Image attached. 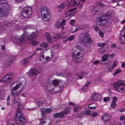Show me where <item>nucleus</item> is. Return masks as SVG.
Instances as JSON below:
<instances>
[{
  "instance_id": "nucleus-63",
  "label": "nucleus",
  "mask_w": 125,
  "mask_h": 125,
  "mask_svg": "<svg viewBox=\"0 0 125 125\" xmlns=\"http://www.w3.org/2000/svg\"><path fill=\"white\" fill-rule=\"evenodd\" d=\"M37 101L38 102L37 104L39 106H41L43 104L42 103H41V102H40L39 101H38L37 100Z\"/></svg>"
},
{
  "instance_id": "nucleus-64",
  "label": "nucleus",
  "mask_w": 125,
  "mask_h": 125,
  "mask_svg": "<svg viewBox=\"0 0 125 125\" xmlns=\"http://www.w3.org/2000/svg\"><path fill=\"white\" fill-rule=\"evenodd\" d=\"M98 5L101 7H104L105 5L104 4H102L101 3H99L98 4Z\"/></svg>"
},
{
  "instance_id": "nucleus-16",
  "label": "nucleus",
  "mask_w": 125,
  "mask_h": 125,
  "mask_svg": "<svg viewBox=\"0 0 125 125\" xmlns=\"http://www.w3.org/2000/svg\"><path fill=\"white\" fill-rule=\"evenodd\" d=\"M46 50H45L40 55V58L41 61L43 63H46L48 62L49 61L47 56L45 57V56L46 55V53H47Z\"/></svg>"
},
{
  "instance_id": "nucleus-49",
  "label": "nucleus",
  "mask_w": 125,
  "mask_h": 125,
  "mask_svg": "<svg viewBox=\"0 0 125 125\" xmlns=\"http://www.w3.org/2000/svg\"><path fill=\"white\" fill-rule=\"evenodd\" d=\"M75 21L74 20H72L70 21V24L71 25H74V24Z\"/></svg>"
},
{
  "instance_id": "nucleus-45",
  "label": "nucleus",
  "mask_w": 125,
  "mask_h": 125,
  "mask_svg": "<svg viewBox=\"0 0 125 125\" xmlns=\"http://www.w3.org/2000/svg\"><path fill=\"white\" fill-rule=\"evenodd\" d=\"M83 113L85 115H88L91 114V112L89 110H87L84 111Z\"/></svg>"
},
{
  "instance_id": "nucleus-40",
  "label": "nucleus",
  "mask_w": 125,
  "mask_h": 125,
  "mask_svg": "<svg viewBox=\"0 0 125 125\" xmlns=\"http://www.w3.org/2000/svg\"><path fill=\"white\" fill-rule=\"evenodd\" d=\"M106 43H99L97 44L98 46L99 47H103L106 46Z\"/></svg>"
},
{
  "instance_id": "nucleus-11",
  "label": "nucleus",
  "mask_w": 125,
  "mask_h": 125,
  "mask_svg": "<svg viewBox=\"0 0 125 125\" xmlns=\"http://www.w3.org/2000/svg\"><path fill=\"white\" fill-rule=\"evenodd\" d=\"M23 90V89L21 88L18 92L14 91H11L12 96L13 98V102L14 104H16L18 103H19L21 102V100L19 98V96L22 91Z\"/></svg>"
},
{
  "instance_id": "nucleus-3",
  "label": "nucleus",
  "mask_w": 125,
  "mask_h": 125,
  "mask_svg": "<svg viewBox=\"0 0 125 125\" xmlns=\"http://www.w3.org/2000/svg\"><path fill=\"white\" fill-rule=\"evenodd\" d=\"M112 20L111 16L108 13H106L103 14L100 17L96 18L95 22L97 25L103 26Z\"/></svg>"
},
{
  "instance_id": "nucleus-22",
  "label": "nucleus",
  "mask_w": 125,
  "mask_h": 125,
  "mask_svg": "<svg viewBox=\"0 0 125 125\" xmlns=\"http://www.w3.org/2000/svg\"><path fill=\"white\" fill-rule=\"evenodd\" d=\"M66 6V3L65 2H63L57 6V8L59 12L61 11L62 9L64 8Z\"/></svg>"
},
{
  "instance_id": "nucleus-29",
  "label": "nucleus",
  "mask_w": 125,
  "mask_h": 125,
  "mask_svg": "<svg viewBox=\"0 0 125 125\" xmlns=\"http://www.w3.org/2000/svg\"><path fill=\"white\" fill-rule=\"evenodd\" d=\"M89 107L91 110L95 109L96 108V104L94 103L91 104L89 105Z\"/></svg>"
},
{
  "instance_id": "nucleus-44",
  "label": "nucleus",
  "mask_w": 125,
  "mask_h": 125,
  "mask_svg": "<svg viewBox=\"0 0 125 125\" xmlns=\"http://www.w3.org/2000/svg\"><path fill=\"white\" fill-rule=\"evenodd\" d=\"M116 105V102H112L111 104V107L113 108H115Z\"/></svg>"
},
{
  "instance_id": "nucleus-55",
  "label": "nucleus",
  "mask_w": 125,
  "mask_h": 125,
  "mask_svg": "<svg viewBox=\"0 0 125 125\" xmlns=\"http://www.w3.org/2000/svg\"><path fill=\"white\" fill-rule=\"evenodd\" d=\"M52 111L51 109L50 108H48L46 109L45 110L46 112L47 113H48L51 112Z\"/></svg>"
},
{
  "instance_id": "nucleus-30",
  "label": "nucleus",
  "mask_w": 125,
  "mask_h": 125,
  "mask_svg": "<svg viewBox=\"0 0 125 125\" xmlns=\"http://www.w3.org/2000/svg\"><path fill=\"white\" fill-rule=\"evenodd\" d=\"M70 109L69 107H67L64 110V114L66 115L70 113Z\"/></svg>"
},
{
  "instance_id": "nucleus-2",
  "label": "nucleus",
  "mask_w": 125,
  "mask_h": 125,
  "mask_svg": "<svg viewBox=\"0 0 125 125\" xmlns=\"http://www.w3.org/2000/svg\"><path fill=\"white\" fill-rule=\"evenodd\" d=\"M20 103L14 104L18 105V108L16 115L14 117V121L17 124L22 125L25 123L26 121L23 116V114L21 111V110L23 109V105L21 104Z\"/></svg>"
},
{
  "instance_id": "nucleus-43",
  "label": "nucleus",
  "mask_w": 125,
  "mask_h": 125,
  "mask_svg": "<svg viewBox=\"0 0 125 125\" xmlns=\"http://www.w3.org/2000/svg\"><path fill=\"white\" fill-rule=\"evenodd\" d=\"M62 23H60L59 22H57L55 25V26L58 28H60L61 25Z\"/></svg>"
},
{
  "instance_id": "nucleus-21",
  "label": "nucleus",
  "mask_w": 125,
  "mask_h": 125,
  "mask_svg": "<svg viewBox=\"0 0 125 125\" xmlns=\"http://www.w3.org/2000/svg\"><path fill=\"white\" fill-rule=\"evenodd\" d=\"M110 115L108 114H105L102 116V119L104 121L106 122L108 121L110 118Z\"/></svg>"
},
{
  "instance_id": "nucleus-46",
  "label": "nucleus",
  "mask_w": 125,
  "mask_h": 125,
  "mask_svg": "<svg viewBox=\"0 0 125 125\" xmlns=\"http://www.w3.org/2000/svg\"><path fill=\"white\" fill-rule=\"evenodd\" d=\"M121 70L119 69H117L115 72L113 73V75H115L119 73V72H121Z\"/></svg>"
},
{
  "instance_id": "nucleus-6",
  "label": "nucleus",
  "mask_w": 125,
  "mask_h": 125,
  "mask_svg": "<svg viewBox=\"0 0 125 125\" xmlns=\"http://www.w3.org/2000/svg\"><path fill=\"white\" fill-rule=\"evenodd\" d=\"M41 16L44 21H48L51 18V15L48 12L49 10L45 6L42 7L41 9Z\"/></svg>"
},
{
  "instance_id": "nucleus-32",
  "label": "nucleus",
  "mask_w": 125,
  "mask_h": 125,
  "mask_svg": "<svg viewBox=\"0 0 125 125\" xmlns=\"http://www.w3.org/2000/svg\"><path fill=\"white\" fill-rule=\"evenodd\" d=\"M78 31V29L76 28L75 26H73L71 28V31L72 32H74Z\"/></svg>"
},
{
  "instance_id": "nucleus-42",
  "label": "nucleus",
  "mask_w": 125,
  "mask_h": 125,
  "mask_svg": "<svg viewBox=\"0 0 125 125\" xmlns=\"http://www.w3.org/2000/svg\"><path fill=\"white\" fill-rule=\"evenodd\" d=\"M105 52V50L104 49L100 48L99 50V53L103 54Z\"/></svg>"
},
{
  "instance_id": "nucleus-31",
  "label": "nucleus",
  "mask_w": 125,
  "mask_h": 125,
  "mask_svg": "<svg viewBox=\"0 0 125 125\" xmlns=\"http://www.w3.org/2000/svg\"><path fill=\"white\" fill-rule=\"evenodd\" d=\"M38 100L40 102H41V103L43 104H45L46 103V99L44 98L38 99Z\"/></svg>"
},
{
  "instance_id": "nucleus-23",
  "label": "nucleus",
  "mask_w": 125,
  "mask_h": 125,
  "mask_svg": "<svg viewBox=\"0 0 125 125\" xmlns=\"http://www.w3.org/2000/svg\"><path fill=\"white\" fill-rule=\"evenodd\" d=\"M123 32L124 35L123 36V37L124 39V41H123L121 39H120V43L122 44H125V26L124 27V28L122 30L121 33Z\"/></svg>"
},
{
  "instance_id": "nucleus-8",
  "label": "nucleus",
  "mask_w": 125,
  "mask_h": 125,
  "mask_svg": "<svg viewBox=\"0 0 125 125\" xmlns=\"http://www.w3.org/2000/svg\"><path fill=\"white\" fill-rule=\"evenodd\" d=\"M32 13V9L31 7H26L22 10L21 18L23 19L27 18L31 16Z\"/></svg>"
},
{
  "instance_id": "nucleus-59",
  "label": "nucleus",
  "mask_w": 125,
  "mask_h": 125,
  "mask_svg": "<svg viewBox=\"0 0 125 125\" xmlns=\"http://www.w3.org/2000/svg\"><path fill=\"white\" fill-rule=\"evenodd\" d=\"M64 34V33L63 31H62L59 34L60 35V36L61 38H62L63 37V35Z\"/></svg>"
},
{
  "instance_id": "nucleus-51",
  "label": "nucleus",
  "mask_w": 125,
  "mask_h": 125,
  "mask_svg": "<svg viewBox=\"0 0 125 125\" xmlns=\"http://www.w3.org/2000/svg\"><path fill=\"white\" fill-rule=\"evenodd\" d=\"M110 98L109 97H105L104 98V100L105 102H107V101L110 100Z\"/></svg>"
},
{
  "instance_id": "nucleus-53",
  "label": "nucleus",
  "mask_w": 125,
  "mask_h": 125,
  "mask_svg": "<svg viewBox=\"0 0 125 125\" xmlns=\"http://www.w3.org/2000/svg\"><path fill=\"white\" fill-rule=\"evenodd\" d=\"M74 38V36L73 35H72L68 38V39L69 41H71L73 40Z\"/></svg>"
},
{
  "instance_id": "nucleus-20",
  "label": "nucleus",
  "mask_w": 125,
  "mask_h": 125,
  "mask_svg": "<svg viewBox=\"0 0 125 125\" xmlns=\"http://www.w3.org/2000/svg\"><path fill=\"white\" fill-rule=\"evenodd\" d=\"M47 52V53L48 54V56H47L48 58V59L50 60L51 59H52L54 55V53L53 51H50L49 50L47 51V50H45Z\"/></svg>"
},
{
  "instance_id": "nucleus-13",
  "label": "nucleus",
  "mask_w": 125,
  "mask_h": 125,
  "mask_svg": "<svg viewBox=\"0 0 125 125\" xmlns=\"http://www.w3.org/2000/svg\"><path fill=\"white\" fill-rule=\"evenodd\" d=\"M25 36L24 34H23L20 37H15L14 39V42L16 44L18 45H21L24 43L25 41Z\"/></svg>"
},
{
  "instance_id": "nucleus-61",
  "label": "nucleus",
  "mask_w": 125,
  "mask_h": 125,
  "mask_svg": "<svg viewBox=\"0 0 125 125\" xmlns=\"http://www.w3.org/2000/svg\"><path fill=\"white\" fill-rule=\"evenodd\" d=\"M120 119L121 120H123L125 119V117L124 116L122 115L120 117Z\"/></svg>"
},
{
  "instance_id": "nucleus-47",
  "label": "nucleus",
  "mask_w": 125,
  "mask_h": 125,
  "mask_svg": "<svg viewBox=\"0 0 125 125\" xmlns=\"http://www.w3.org/2000/svg\"><path fill=\"white\" fill-rule=\"evenodd\" d=\"M31 27V26L29 25H27L26 26H25L24 27V29L25 30L23 31V32L24 33V32H26V30L27 29H30V28Z\"/></svg>"
},
{
  "instance_id": "nucleus-57",
  "label": "nucleus",
  "mask_w": 125,
  "mask_h": 125,
  "mask_svg": "<svg viewBox=\"0 0 125 125\" xmlns=\"http://www.w3.org/2000/svg\"><path fill=\"white\" fill-rule=\"evenodd\" d=\"M97 115V114L96 112L93 113L91 114V116L93 117H94Z\"/></svg>"
},
{
  "instance_id": "nucleus-41",
  "label": "nucleus",
  "mask_w": 125,
  "mask_h": 125,
  "mask_svg": "<svg viewBox=\"0 0 125 125\" xmlns=\"http://www.w3.org/2000/svg\"><path fill=\"white\" fill-rule=\"evenodd\" d=\"M31 44L33 45H36L38 44L39 42H36L35 41H31Z\"/></svg>"
},
{
  "instance_id": "nucleus-4",
  "label": "nucleus",
  "mask_w": 125,
  "mask_h": 125,
  "mask_svg": "<svg viewBox=\"0 0 125 125\" xmlns=\"http://www.w3.org/2000/svg\"><path fill=\"white\" fill-rule=\"evenodd\" d=\"M113 86L115 90L117 92H125V84L123 81L120 80L115 82Z\"/></svg>"
},
{
  "instance_id": "nucleus-39",
  "label": "nucleus",
  "mask_w": 125,
  "mask_h": 125,
  "mask_svg": "<svg viewBox=\"0 0 125 125\" xmlns=\"http://www.w3.org/2000/svg\"><path fill=\"white\" fill-rule=\"evenodd\" d=\"M4 97V92L2 91H0V100L3 99Z\"/></svg>"
},
{
  "instance_id": "nucleus-34",
  "label": "nucleus",
  "mask_w": 125,
  "mask_h": 125,
  "mask_svg": "<svg viewBox=\"0 0 125 125\" xmlns=\"http://www.w3.org/2000/svg\"><path fill=\"white\" fill-rule=\"evenodd\" d=\"M109 57V55L108 54H105L102 56V61L104 62L107 59V58Z\"/></svg>"
},
{
  "instance_id": "nucleus-9",
  "label": "nucleus",
  "mask_w": 125,
  "mask_h": 125,
  "mask_svg": "<svg viewBox=\"0 0 125 125\" xmlns=\"http://www.w3.org/2000/svg\"><path fill=\"white\" fill-rule=\"evenodd\" d=\"M13 73H10L4 76L1 79L4 82L7 83H11L10 84V86L11 87L12 84H13Z\"/></svg>"
},
{
  "instance_id": "nucleus-25",
  "label": "nucleus",
  "mask_w": 125,
  "mask_h": 125,
  "mask_svg": "<svg viewBox=\"0 0 125 125\" xmlns=\"http://www.w3.org/2000/svg\"><path fill=\"white\" fill-rule=\"evenodd\" d=\"M77 1H78L79 2L80 1V0H72L70 2L71 4L73 6H76L77 5H79L80 2H78Z\"/></svg>"
},
{
  "instance_id": "nucleus-35",
  "label": "nucleus",
  "mask_w": 125,
  "mask_h": 125,
  "mask_svg": "<svg viewBox=\"0 0 125 125\" xmlns=\"http://www.w3.org/2000/svg\"><path fill=\"white\" fill-rule=\"evenodd\" d=\"M40 46L42 47L46 48L48 46V44L46 42H44L41 44L40 45Z\"/></svg>"
},
{
  "instance_id": "nucleus-37",
  "label": "nucleus",
  "mask_w": 125,
  "mask_h": 125,
  "mask_svg": "<svg viewBox=\"0 0 125 125\" xmlns=\"http://www.w3.org/2000/svg\"><path fill=\"white\" fill-rule=\"evenodd\" d=\"M52 83L55 86H57L58 84H59V82L57 79H55L53 80L52 81Z\"/></svg>"
},
{
  "instance_id": "nucleus-12",
  "label": "nucleus",
  "mask_w": 125,
  "mask_h": 125,
  "mask_svg": "<svg viewBox=\"0 0 125 125\" xmlns=\"http://www.w3.org/2000/svg\"><path fill=\"white\" fill-rule=\"evenodd\" d=\"M76 9L75 8L66 11L64 14L65 18H67L68 19H70L77 12L78 10L74 11Z\"/></svg>"
},
{
  "instance_id": "nucleus-19",
  "label": "nucleus",
  "mask_w": 125,
  "mask_h": 125,
  "mask_svg": "<svg viewBox=\"0 0 125 125\" xmlns=\"http://www.w3.org/2000/svg\"><path fill=\"white\" fill-rule=\"evenodd\" d=\"M102 98L101 95L99 94L96 93H94L92 98V101H97L100 100Z\"/></svg>"
},
{
  "instance_id": "nucleus-10",
  "label": "nucleus",
  "mask_w": 125,
  "mask_h": 125,
  "mask_svg": "<svg viewBox=\"0 0 125 125\" xmlns=\"http://www.w3.org/2000/svg\"><path fill=\"white\" fill-rule=\"evenodd\" d=\"M87 73L86 72L84 71L83 72L80 73V75L79 76L77 74H75V77H77L76 79H73L71 77H69L67 78L68 80L67 81V83H68L69 84L73 83L75 80L79 79V78L81 79L83 78V77H85L87 76Z\"/></svg>"
},
{
  "instance_id": "nucleus-26",
  "label": "nucleus",
  "mask_w": 125,
  "mask_h": 125,
  "mask_svg": "<svg viewBox=\"0 0 125 125\" xmlns=\"http://www.w3.org/2000/svg\"><path fill=\"white\" fill-rule=\"evenodd\" d=\"M46 37L47 38V42L49 43L52 42V39L51 36L50 34L48 32H47L46 34Z\"/></svg>"
},
{
  "instance_id": "nucleus-1",
  "label": "nucleus",
  "mask_w": 125,
  "mask_h": 125,
  "mask_svg": "<svg viewBox=\"0 0 125 125\" xmlns=\"http://www.w3.org/2000/svg\"><path fill=\"white\" fill-rule=\"evenodd\" d=\"M73 52H74L72 55L73 61L76 63L80 62L83 58L84 50L81 46H76L74 48Z\"/></svg>"
},
{
  "instance_id": "nucleus-7",
  "label": "nucleus",
  "mask_w": 125,
  "mask_h": 125,
  "mask_svg": "<svg viewBox=\"0 0 125 125\" xmlns=\"http://www.w3.org/2000/svg\"><path fill=\"white\" fill-rule=\"evenodd\" d=\"M3 5L0 6V15L2 17H4L9 14L10 10L9 4L7 3H4L0 1V4Z\"/></svg>"
},
{
  "instance_id": "nucleus-62",
  "label": "nucleus",
  "mask_w": 125,
  "mask_h": 125,
  "mask_svg": "<svg viewBox=\"0 0 125 125\" xmlns=\"http://www.w3.org/2000/svg\"><path fill=\"white\" fill-rule=\"evenodd\" d=\"M116 45L115 44H113L111 45V47L112 48L115 49L116 47Z\"/></svg>"
},
{
  "instance_id": "nucleus-15",
  "label": "nucleus",
  "mask_w": 125,
  "mask_h": 125,
  "mask_svg": "<svg viewBox=\"0 0 125 125\" xmlns=\"http://www.w3.org/2000/svg\"><path fill=\"white\" fill-rule=\"evenodd\" d=\"M21 79L22 81H21L20 83L19 84L16 85L14 87L12 88L11 87L12 90L11 91H16V90L18 89L20 87L21 89L22 88L23 89L24 88L23 87L25 86V79L24 78H22Z\"/></svg>"
},
{
  "instance_id": "nucleus-28",
  "label": "nucleus",
  "mask_w": 125,
  "mask_h": 125,
  "mask_svg": "<svg viewBox=\"0 0 125 125\" xmlns=\"http://www.w3.org/2000/svg\"><path fill=\"white\" fill-rule=\"evenodd\" d=\"M21 62L23 65H25L28 64L29 63V61L27 60V59L26 58L23 59V60H21Z\"/></svg>"
},
{
  "instance_id": "nucleus-50",
  "label": "nucleus",
  "mask_w": 125,
  "mask_h": 125,
  "mask_svg": "<svg viewBox=\"0 0 125 125\" xmlns=\"http://www.w3.org/2000/svg\"><path fill=\"white\" fill-rule=\"evenodd\" d=\"M10 22L7 21H4L3 22L4 25H7L9 24L10 23Z\"/></svg>"
},
{
  "instance_id": "nucleus-38",
  "label": "nucleus",
  "mask_w": 125,
  "mask_h": 125,
  "mask_svg": "<svg viewBox=\"0 0 125 125\" xmlns=\"http://www.w3.org/2000/svg\"><path fill=\"white\" fill-rule=\"evenodd\" d=\"M81 107L80 106H75L74 107L73 111L74 112H77L80 110Z\"/></svg>"
},
{
  "instance_id": "nucleus-18",
  "label": "nucleus",
  "mask_w": 125,
  "mask_h": 125,
  "mask_svg": "<svg viewBox=\"0 0 125 125\" xmlns=\"http://www.w3.org/2000/svg\"><path fill=\"white\" fill-rule=\"evenodd\" d=\"M13 59V57L12 55L10 54H8L6 57V59H5V63L6 66H9Z\"/></svg>"
},
{
  "instance_id": "nucleus-17",
  "label": "nucleus",
  "mask_w": 125,
  "mask_h": 125,
  "mask_svg": "<svg viewBox=\"0 0 125 125\" xmlns=\"http://www.w3.org/2000/svg\"><path fill=\"white\" fill-rule=\"evenodd\" d=\"M39 73V71L37 69L35 68L31 69L28 73V74L30 76H36Z\"/></svg>"
},
{
  "instance_id": "nucleus-24",
  "label": "nucleus",
  "mask_w": 125,
  "mask_h": 125,
  "mask_svg": "<svg viewBox=\"0 0 125 125\" xmlns=\"http://www.w3.org/2000/svg\"><path fill=\"white\" fill-rule=\"evenodd\" d=\"M64 111H62L60 113H57L55 114H54V116L55 118H59L60 117L62 118L64 117Z\"/></svg>"
},
{
  "instance_id": "nucleus-33",
  "label": "nucleus",
  "mask_w": 125,
  "mask_h": 125,
  "mask_svg": "<svg viewBox=\"0 0 125 125\" xmlns=\"http://www.w3.org/2000/svg\"><path fill=\"white\" fill-rule=\"evenodd\" d=\"M66 84V83H64L62 81L61 82H59V87L61 88H63Z\"/></svg>"
},
{
  "instance_id": "nucleus-27",
  "label": "nucleus",
  "mask_w": 125,
  "mask_h": 125,
  "mask_svg": "<svg viewBox=\"0 0 125 125\" xmlns=\"http://www.w3.org/2000/svg\"><path fill=\"white\" fill-rule=\"evenodd\" d=\"M47 119H41L40 121V125H49V123H47Z\"/></svg>"
},
{
  "instance_id": "nucleus-5",
  "label": "nucleus",
  "mask_w": 125,
  "mask_h": 125,
  "mask_svg": "<svg viewBox=\"0 0 125 125\" xmlns=\"http://www.w3.org/2000/svg\"><path fill=\"white\" fill-rule=\"evenodd\" d=\"M80 41L83 44L90 43L92 40L90 35L87 32H83L80 34Z\"/></svg>"
},
{
  "instance_id": "nucleus-56",
  "label": "nucleus",
  "mask_w": 125,
  "mask_h": 125,
  "mask_svg": "<svg viewBox=\"0 0 125 125\" xmlns=\"http://www.w3.org/2000/svg\"><path fill=\"white\" fill-rule=\"evenodd\" d=\"M117 98L115 96L113 98V101L112 102H115L117 101Z\"/></svg>"
},
{
  "instance_id": "nucleus-14",
  "label": "nucleus",
  "mask_w": 125,
  "mask_h": 125,
  "mask_svg": "<svg viewBox=\"0 0 125 125\" xmlns=\"http://www.w3.org/2000/svg\"><path fill=\"white\" fill-rule=\"evenodd\" d=\"M35 31L33 32L32 34H30L29 36L27 35L26 33H25L26 36L27 37V39L29 41H31L32 40L36 39L38 36V33L36 29H35Z\"/></svg>"
},
{
  "instance_id": "nucleus-60",
  "label": "nucleus",
  "mask_w": 125,
  "mask_h": 125,
  "mask_svg": "<svg viewBox=\"0 0 125 125\" xmlns=\"http://www.w3.org/2000/svg\"><path fill=\"white\" fill-rule=\"evenodd\" d=\"M99 35L100 36L103 37L104 36V33L100 31L99 32Z\"/></svg>"
},
{
  "instance_id": "nucleus-52",
  "label": "nucleus",
  "mask_w": 125,
  "mask_h": 125,
  "mask_svg": "<svg viewBox=\"0 0 125 125\" xmlns=\"http://www.w3.org/2000/svg\"><path fill=\"white\" fill-rule=\"evenodd\" d=\"M117 64V62L116 61H115L113 64V67L112 69H113L116 66Z\"/></svg>"
},
{
  "instance_id": "nucleus-54",
  "label": "nucleus",
  "mask_w": 125,
  "mask_h": 125,
  "mask_svg": "<svg viewBox=\"0 0 125 125\" xmlns=\"http://www.w3.org/2000/svg\"><path fill=\"white\" fill-rule=\"evenodd\" d=\"M111 64H109L107 66V67L108 68V70L109 71H111V70L113 69H112V68H111Z\"/></svg>"
},
{
  "instance_id": "nucleus-36",
  "label": "nucleus",
  "mask_w": 125,
  "mask_h": 125,
  "mask_svg": "<svg viewBox=\"0 0 125 125\" xmlns=\"http://www.w3.org/2000/svg\"><path fill=\"white\" fill-rule=\"evenodd\" d=\"M60 38H61L60 36V35H59L58 34L54 36L53 38V39L54 41H55L57 40Z\"/></svg>"
},
{
  "instance_id": "nucleus-58",
  "label": "nucleus",
  "mask_w": 125,
  "mask_h": 125,
  "mask_svg": "<svg viewBox=\"0 0 125 125\" xmlns=\"http://www.w3.org/2000/svg\"><path fill=\"white\" fill-rule=\"evenodd\" d=\"M94 28L96 31H98L99 30L98 27L97 25H96L94 26Z\"/></svg>"
},
{
  "instance_id": "nucleus-48",
  "label": "nucleus",
  "mask_w": 125,
  "mask_h": 125,
  "mask_svg": "<svg viewBox=\"0 0 125 125\" xmlns=\"http://www.w3.org/2000/svg\"><path fill=\"white\" fill-rule=\"evenodd\" d=\"M88 87L85 86H84L82 88V90L84 92L87 91L88 90Z\"/></svg>"
}]
</instances>
